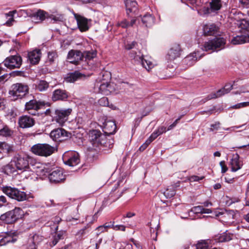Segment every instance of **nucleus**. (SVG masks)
<instances>
[{"label": "nucleus", "instance_id": "nucleus-1", "mask_svg": "<svg viewBox=\"0 0 249 249\" xmlns=\"http://www.w3.org/2000/svg\"><path fill=\"white\" fill-rule=\"evenodd\" d=\"M188 4H190L193 9L197 11L200 15H207L211 14H217L222 6L221 0H211L208 6H203L206 0H185Z\"/></svg>", "mask_w": 249, "mask_h": 249}, {"label": "nucleus", "instance_id": "nucleus-2", "mask_svg": "<svg viewBox=\"0 0 249 249\" xmlns=\"http://www.w3.org/2000/svg\"><path fill=\"white\" fill-rule=\"evenodd\" d=\"M29 158L26 155L17 154L12 160V163H14L18 171L21 173L28 172V176H30L32 172V169L29 165Z\"/></svg>", "mask_w": 249, "mask_h": 249}, {"label": "nucleus", "instance_id": "nucleus-3", "mask_svg": "<svg viewBox=\"0 0 249 249\" xmlns=\"http://www.w3.org/2000/svg\"><path fill=\"white\" fill-rule=\"evenodd\" d=\"M40 172L43 175H47L50 181L52 183H57L65 179V175L63 174V171L59 168L50 169L44 167L40 170Z\"/></svg>", "mask_w": 249, "mask_h": 249}, {"label": "nucleus", "instance_id": "nucleus-4", "mask_svg": "<svg viewBox=\"0 0 249 249\" xmlns=\"http://www.w3.org/2000/svg\"><path fill=\"white\" fill-rule=\"evenodd\" d=\"M226 40L223 37H215L213 39L205 42L202 50L205 51H218L224 48Z\"/></svg>", "mask_w": 249, "mask_h": 249}, {"label": "nucleus", "instance_id": "nucleus-5", "mask_svg": "<svg viewBox=\"0 0 249 249\" xmlns=\"http://www.w3.org/2000/svg\"><path fill=\"white\" fill-rule=\"evenodd\" d=\"M23 212L20 208H15L14 210L8 211L0 216V219L7 224H11L16 222L21 217Z\"/></svg>", "mask_w": 249, "mask_h": 249}, {"label": "nucleus", "instance_id": "nucleus-6", "mask_svg": "<svg viewBox=\"0 0 249 249\" xmlns=\"http://www.w3.org/2000/svg\"><path fill=\"white\" fill-rule=\"evenodd\" d=\"M55 151V148L47 143H38L31 147V151L35 154L40 156L48 157Z\"/></svg>", "mask_w": 249, "mask_h": 249}, {"label": "nucleus", "instance_id": "nucleus-7", "mask_svg": "<svg viewBox=\"0 0 249 249\" xmlns=\"http://www.w3.org/2000/svg\"><path fill=\"white\" fill-rule=\"evenodd\" d=\"M29 87L27 85L23 83H16L11 86L9 94L16 99L21 98L28 93Z\"/></svg>", "mask_w": 249, "mask_h": 249}, {"label": "nucleus", "instance_id": "nucleus-8", "mask_svg": "<svg viewBox=\"0 0 249 249\" xmlns=\"http://www.w3.org/2000/svg\"><path fill=\"white\" fill-rule=\"evenodd\" d=\"M2 191L9 197L18 201H22L27 198V195L25 193L15 188L10 186L4 187L2 188Z\"/></svg>", "mask_w": 249, "mask_h": 249}, {"label": "nucleus", "instance_id": "nucleus-9", "mask_svg": "<svg viewBox=\"0 0 249 249\" xmlns=\"http://www.w3.org/2000/svg\"><path fill=\"white\" fill-rule=\"evenodd\" d=\"M130 57L134 61L136 64H140L147 71H149L154 66L152 62L143 57L140 52L136 53L132 51L130 54Z\"/></svg>", "mask_w": 249, "mask_h": 249}, {"label": "nucleus", "instance_id": "nucleus-10", "mask_svg": "<svg viewBox=\"0 0 249 249\" xmlns=\"http://www.w3.org/2000/svg\"><path fill=\"white\" fill-rule=\"evenodd\" d=\"M3 63L5 67L10 69L19 68L22 64V58L18 55H11L7 57Z\"/></svg>", "mask_w": 249, "mask_h": 249}, {"label": "nucleus", "instance_id": "nucleus-11", "mask_svg": "<svg viewBox=\"0 0 249 249\" xmlns=\"http://www.w3.org/2000/svg\"><path fill=\"white\" fill-rule=\"evenodd\" d=\"M71 133L66 131L63 128H57L53 130L50 133L51 138L55 141H62L71 137Z\"/></svg>", "mask_w": 249, "mask_h": 249}, {"label": "nucleus", "instance_id": "nucleus-12", "mask_svg": "<svg viewBox=\"0 0 249 249\" xmlns=\"http://www.w3.org/2000/svg\"><path fill=\"white\" fill-rule=\"evenodd\" d=\"M72 111L71 108L67 109H58L55 111V118L57 123L60 124H63L68 120L69 116Z\"/></svg>", "mask_w": 249, "mask_h": 249}, {"label": "nucleus", "instance_id": "nucleus-13", "mask_svg": "<svg viewBox=\"0 0 249 249\" xmlns=\"http://www.w3.org/2000/svg\"><path fill=\"white\" fill-rule=\"evenodd\" d=\"M44 106V104L36 100H31L25 104V109L29 114L35 115L37 111Z\"/></svg>", "mask_w": 249, "mask_h": 249}, {"label": "nucleus", "instance_id": "nucleus-14", "mask_svg": "<svg viewBox=\"0 0 249 249\" xmlns=\"http://www.w3.org/2000/svg\"><path fill=\"white\" fill-rule=\"evenodd\" d=\"M75 19L76 20L77 26L81 32H86L89 29V22L90 19L76 13H73Z\"/></svg>", "mask_w": 249, "mask_h": 249}, {"label": "nucleus", "instance_id": "nucleus-15", "mask_svg": "<svg viewBox=\"0 0 249 249\" xmlns=\"http://www.w3.org/2000/svg\"><path fill=\"white\" fill-rule=\"evenodd\" d=\"M67 58L70 63L77 65L83 58V55L80 51L71 50L69 52Z\"/></svg>", "mask_w": 249, "mask_h": 249}, {"label": "nucleus", "instance_id": "nucleus-16", "mask_svg": "<svg viewBox=\"0 0 249 249\" xmlns=\"http://www.w3.org/2000/svg\"><path fill=\"white\" fill-rule=\"evenodd\" d=\"M18 123L21 128H29L35 124V120L29 116L23 115L19 118Z\"/></svg>", "mask_w": 249, "mask_h": 249}, {"label": "nucleus", "instance_id": "nucleus-17", "mask_svg": "<svg viewBox=\"0 0 249 249\" xmlns=\"http://www.w3.org/2000/svg\"><path fill=\"white\" fill-rule=\"evenodd\" d=\"M102 133L98 130H92L89 132V142L93 147L99 146V142L100 136Z\"/></svg>", "mask_w": 249, "mask_h": 249}, {"label": "nucleus", "instance_id": "nucleus-18", "mask_svg": "<svg viewBox=\"0 0 249 249\" xmlns=\"http://www.w3.org/2000/svg\"><path fill=\"white\" fill-rule=\"evenodd\" d=\"M68 97V93L66 90L57 89L53 92L52 99L53 101H65Z\"/></svg>", "mask_w": 249, "mask_h": 249}, {"label": "nucleus", "instance_id": "nucleus-19", "mask_svg": "<svg viewBox=\"0 0 249 249\" xmlns=\"http://www.w3.org/2000/svg\"><path fill=\"white\" fill-rule=\"evenodd\" d=\"M126 14L129 17H131L130 14H135L138 10V4L134 0H125L124 1Z\"/></svg>", "mask_w": 249, "mask_h": 249}, {"label": "nucleus", "instance_id": "nucleus-20", "mask_svg": "<svg viewBox=\"0 0 249 249\" xmlns=\"http://www.w3.org/2000/svg\"><path fill=\"white\" fill-rule=\"evenodd\" d=\"M116 130V125L114 121H107L104 123L103 131L105 134L109 135L115 133Z\"/></svg>", "mask_w": 249, "mask_h": 249}, {"label": "nucleus", "instance_id": "nucleus-21", "mask_svg": "<svg viewBox=\"0 0 249 249\" xmlns=\"http://www.w3.org/2000/svg\"><path fill=\"white\" fill-rule=\"evenodd\" d=\"M230 164L232 172H236L241 168L243 163L239 160V156L238 154H236L232 156V159L230 161Z\"/></svg>", "mask_w": 249, "mask_h": 249}, {"label": "nucleus", "instance_id": "nucleus-22", "mask_svg": "<svg viewBox=\"0 0 249 249\" xmlns=\"http://www.w3.org/2000/svg\"><path fill=\"white\" fill-rule=\"evenodd\" d=\"M180 54V47L179 45H175L169 50L167 58L172 60L179 56Z\"/></svg>", "mask_w": 249, "mask_h": 249}, {"label": "nucleus", "instance_id": "nucleus-23", "mask_svg": "<svg viewBox=\"0 0 249 249\" xmlns=\"http://www.w3.org/2000/svg\"><path fill=\"white\" fill-rule=\"evenodd\" d=\"M41 52L39 50H34L28 53V60L32 64H37L40 59Z\"/></svg>", "mask_w": 249, "mask_h": 249}, {"label": "nucleus", "instance_id": "nucleus-24", "mask_svg": "<svg viewBox=\"0 0 249 249\" xmlns=\"http://www.w3.org/2000/svg\"><path fill=\"white\" fill-rule=\"evenodd\" d=\"M231 42L233 45L248 43L249 42V34L245 33L241 36H237L232 39Z\"/></svg>", "mask_w": 249, "mask_h": 249}, {"label": "nucleus", "instance_id": "nucleus-25", "mask_svg": "<svg viewBox=\"0 0 249 249\" xmlns=\"http://www.w3.org/2000/svg\"><path fill=\"white\" fill-rule=\"evenodd\" d=\"M80 161L79 156L78 153L76 152L71 153V156L69 159L64 160L66 164L70 166H74L77 165Z\"/></svg>", "mask_w": 249, "mask_h": 249}, {"label": "nucleus", "instance_id": "nucleus-26", "mask_svg": "<svg viewBox=\"0 0 249 249\" xmlns=\"http://www.w3.org/2000/svg\"><path fill=\"white\" fill-rule=\"evenodd\" d=\"M113 88L107 82H102L99 87V92L106 95L110 94L113 91Z\"/></svg>", "mask_w": 249, "mask_h": 249}, {"label": "nucleus", "instance_id": "nucleus-27", "mask_svg": "<svg viewBox=\"0 0 249 249\" xmlns=\"http://www.w3.org/2000/svg\"><path fill=\"white\" fill-rule=\"evenodd\" d=\"M218 30V27L212 23H208L203 27V33L205 36H211L214 35Z\"/></svg>", "mask_w": 249, "mask_h": 249}, {"label": "nucleus", "instance_id": "nucleus-28", "mask_svg": "<svg viewBox=\"0 0 249 249\" xmlns=\"http://www.w3.org/2000/svg\"><path fill=\"white\" fill-rule=\"evenodd\" d=\"M139 22V18H133L129 21L126 19H124L122 21L118 22L117 23L118 26L121 27L123 28H127L130 27H132L136 22Z\"/></svg>", "mask_w": 249, "mask_h": 249}, {"label": "nucleus", "instance_id": "nucleus-29", "mask_svg": "<svg viewBox=\"0 0 249 249\" xmlns=\"http://www.w3.org/2000/svg\"><path fill=\"white\" fill-rule=\"evenodd\" d=\"M139 18V22L140 20L143 25L145 27H151L154 23V18L150 14H146L142 18Z\"/></svg>", "mask_w": 249, "mask_h": 249}, {"label": "nucleus", "instance_id": "nucleus-30", "mask_svg": "<svg viewBox=\"0 0 249 249\" xmlns=\"http://www.w3.org/2000/svg\"><path fill=\"white\" fill-rule=\"evenodd\" d=\"M197 58L196 53L194 52L185 57L183 60V63L187 66H191L196 63Z\"/></svg>", "mask_w": 249, "mask_h": 249}, {"label": "nucleus", "instance_id": "nucleus-31", "mask_svg": "<svg viewBox=\"0 0 249 249\" xmlns=\"http://www.w3.org/2000/svg\"><path fill=\"white\" fill-rule=\"evenodd\" d=\"M83 76L84 75L78 71H75L68 74L65 78V80L68 82H74Z\"/></svg>", "mask_w": 249, "mask_h": 249}, {"label": "nucleus", "instance_id": "nucleus-32", "mask_svg": "<svg viewBox=\"0 0 249 249\" xmlns=\"http://www.w3.org/2000/svg\"><path fill=\"white\" fill-rule=\"evenodd\" d=\"M46 14V13L44 11L39 10L37 12L33 14V20L36 23L41 22L45 19Z\"/></svg>", "mask_w": 249, "mask_h": 249}, {"label": "nucleus", "instance_id": "nucleus-33", "mask_svg": "<svg viewBox=\"0 0 249 249\" xmlns=\"http://www.w3.org/2000/svg\"><path fill=\"white\" fill-rule=\"evenodd\" d=\"M158 136H159V134L155 130L152 133V134L145 141V142L141 146V147L139 148V150L140 151H143L149 145V144H150V143L153 141Z\"/></svg>", "mask_w": 249, "mask_h": 249}, {"label": "nucleus", "instance_id": "nucleus-34", "mask_svg": "<svg viewBox=\"0 0 249 249\" xmlns=\"http://www.w3.org/2000/svg\"><path fill=\"white\" fill-rule=\"evenodd\" d=\"M2 169L4 173L7 175L13 174L18 170L14 163H12V160L10 163L4 166Z\"/></svg>", "mask_w": 249, "mask_h": 249}, {"label": "nucleus", "instance_id": "nucleus-35", "mask_svg": "<svg viewBox=\"0 0 249 249\" xmlns=\"http://www.w3.org/2000/svg\"><path fill=\"white\" fill-rule=\"evenodd\" d=\"M65 234V231L61 230L57 232L55 235L53 236V238L52 241L53 246H55L58 243L59 240L63 239Z\"/></svg>", "mask_w": 249, "mask_h": 249}, {"label": "nucleus", "instance_id": "nucleus-36", "mask_svg": "<svg viewBox=\"0 0 249 249\" xmlns=\"http://www.w3.org/2000/svg\"><path fill=\"white\" fill-rule=\"evenodd\" d=\"M49 83L45 80H40L36 85V89L39 91H46L49 88Z\"/></svg>", "mask_w": 249, "mask_h": 249}, {"label": "nucleus", "instance_id": "nucleus-37", "mask_svg": "<svg viewBox=\"0 0 249 249\" xmlns=\"http://www.w3.org/2000/svg\"><path fill=\"white\" fill-rule=\"evenodd\" d=\"M227 93L226 90L224 89V88H222L219 90H218L215 93H213L208 96V100L220 97V96Z\"/></svg>", "mask_w": 249, "mask_h": 249}, {"label": "nucleus", "instance_id": "nucleus-38", "mask_svg": "<svg viewBox=\"0 0 249 249\" xmlns=\"http://www.w3.org/2000/svg\"><path fill=\"white\" fill-rule=\"evenodd\" d=\"M13 131L10 129L7 126H4L2 128L0 129V135L4 137H9L12 135Z\"/></svg>", "mask_w": 249, "mask_h": 249}, {"label": "nucleus", "instance_id": "nucleus-39", "mask_svg": "<svg viewBox=\"0 0 249 249\" xmlns=\"http://www.w3.org/2000/svg\"><path fill=\"white\" fill-rule=\"evenodd\" d=\"M83 58H85L86 60H91L96 56V53L95 51H86L82 53Z\"/></svg>", "mask_w": 249, "mask_h": 249}, {"label": "nucleus", "instance_id": "nucleus-40", "mask_svg": "<svg viewBox=\"0 0 249 249\" xmlns=\"http://www.w3.org/2000/svg\"><path fill=\"white\" fill-rule=\"evenodd\" d=\"M234 212L233 210H230L223 214V217L228 220L227 222L231 223V220L234 218Z\"/></svg>", "mask_w": 249, "mask_h": 249}, {"label": "nucleus", "instance_id": "nucleus-41", "mask_svg": "<svg viewBox=\"0 0 249 249\" xmlns=\"http://www.w3.org/2000/svg\"><path fill=\"white\" fill-rule=\"evenodd\" d=\"M0 148L6 154H10L13 152L12 147L5 142H0Z\"/></svg>", "mask_w": 249, "mask_h": 249}, {"label": "nucleus", "instance_id": "nucleus-42", "mask_svg": "<svg viewBox=\"0 0 249 249\" xmlns=\"http://www.w3.org/2000/svg\"><path fill=\"white\" fill-rule=\"evenodd\" d=\"M237 24L242 29H247L249 27V22L245 19H240L238 21Z\"/></svg>", "mask_w": 249, "mask_h": 249}, {"label": "nucleus", "instance_id": "nucleus-43", "mask_svg": "<svg viewBox=\"0 0 249 249\" xmlns=\"http://www.w3.org/2000/svg\"><path fill=\"white\" fill-rule=\"evenodd\" d=\"M57 54L55 52H49L48 53V62L51 64L53 63L57 58Z\"/></svg>", "mask_w": 249, "mask_h": 249}, {"label": "nucleus", "instance_id": "nucleus-44", "mask_svg": "<svg viewBox=\"0 0 249 249\" xmlns=\"http://www.w3.org/2000/svg\"><path fill=\"white\" fill-rule=\"evenodd\" d=\"M163 194L166 198H170L175 196L176 191L173 188L167 189Z\"/></svg>", "mask_w": 249, "mask_h": 249}, {"label": "nucleus", "instance_id": "nucleus-45", "mask_svg": "<svg viewBox=\"0 0 249 249\" xmlns=\"http://www.w3.org/2000/svg\"><path fill=\"white\" fill-rule=\"evenodd\" d=\"M14 16V12H9V13L6 14V17L7 18L9 17L7 21L6 22L5 24L6 25L8 26H10L13 25V23L15 21V20L13 18Z\"/></svg>", "mask_w": 249, "mask_h": 249}, {"label": "nucleus", "instance_id": "nucleus-46", "mask_svg": "<svg viewBox=\"0 0 249 249\" xmlns=\"http://www.w3.org/2000/svg\"><path fill=\"white\" fill-rule=\"evenodd\" d=\"M208 242L206 240L199 242L196 245V249H208Z\"/></svg>", "mask_w": 249, "mask_h": 249}, {"label": "nucleus", "instance_id": "nucleus-47", "mask_svg": "<svg viewBox=\"0 0 249 249\" xmlns=\"http://www.w3.org/2000/svg\"><path fill=\"white\" fill-rule=\"evenodd\" d=\"M107 141L106 135L104 134H102L100 136V140L99 142V146L104 145L106 147H107Z\"/></svg>", "mask_w": 249, "mask_h": 249}, {"label": "nucleus", "instance_id": "nucleus-48", "mask_svg": "<svg viewBox=\"0 0 249 249\" xmlns=\"http://www.w3.org/2000/svg\"><path fill=\"white\" fill-rule=\"evenodd\" d=\"M231 240V238L230 236L225 233L221 235L218 238V241L220 242H228Z\"/></svg>", "mask_w": 249, "mask_h": 249}, {"label": "nucleus", "instance_id": "nucleus-49", "mask_svg": "<svg viewBox=\"0 0 249 249\" xmlns=\"http://www.w3.org/2000/svg\"><path fill=\"white\" fill-rule=\"evenodd\" d=\"M42 240V237L37 234H35L32 239V244H38Z\"/></svg>", "mask_w": 249, "mask_h": 249}, {"label": "nucleus", "instance_id": "nucleus-50", "mask_svg": "<svg viewBox=\"0 0 249 249\" xmlns=\"http://www.w3.org/2000/svg\"><path fill=\"white\" fill-rule=\"evenodd\" d=\"M203 210V207L202 206H198L193 207L191 210V212L194 213H202Z\"/></svg>", "mask_w": 249, "mask_h": 249}, {"label": "nucleus", "instance_id": "nucleus-51", "mask_svg": "<svg viewBox=\"0 0 249 249\" xmlns=\"http://www.w3.org/2000/svg\"><path fill=\"white\" fill-rule=\"evenodd\" d=\"M99 104L102 106H108L109 105V102L108 100V98L107 97H103L101 98L99 100Z\"/></svg>", "mask_w": 249, "mask_h": 249}, {"label": "nucleus", "instance_id": "nucleus-52", "mask_svg": "<svg viewBox=\"0 0 249 249\" xmlns=\"http://www.w3.org/2000/svg\"><path fill=\"white\" fill-rule=\"evenodd\" d=\"M11 237L9 236H4L3 238L0 240V246H3L6 243H8L11 241Z\"/></svg>", "mask_w": 249, "mask_h": 249}, {"label": "nucleus", "instance_id": "nucleus-53", "mask_svg": "<svg viewBox=\"0 0 249 249\" xmlns=\"http://www.w3.org/2000/svg\"><path fill=\"white\" fill-rule=\"evenodd\" d=\"M249 106V102L240 103L235 105L232 107L233 108H240Z\"/></svg>", "mask_w": 249, "mask_h": 249}, {"label": "nucleus", "instance_id": "nucleus-54", "mask_svg": "<svg viewBox=\"0 0 249 249\" xmlns=\"http://www.w3.org/2000/svg\"><path fill=\"white\" fill-rule=\"evenodd\" d=\"M112 229L115 231H125V227L122 225H112Z\"/></svg>", "mask_w": 249, "mask_h": 249}, {"label": "nucleus", "instance_id": "nucleus-55", "mask_svg": "<svg viewBox=\"0 0 249 249\" xmlns=\"http://www.w3.org/2000/svg\"><path fill=\"white\" fill-rule=\"evenodd\" d=\"M7 75L4 73V70L0 67V83L3 82Z\"/></svg>", "mask_w": 249, "mask_h": 249}, {"label": "nucleus", "instance_id": "nucleus-56", "mask_svg": "<svg viewBox=\"0 0 249 249\" xmlns=\"http://www.w3.org/2000/svg\"><path fill=\"white\" fill-rule=\"evenodd\" d=\"M204 177L203 176H202V177H198V176H192L191 177H190V178H189V180H190V181H198L200 180H202L204 178Z\"/></svg>", "mask_w": 249, "mask_h": 249}, {"label": "nucleus", "instance_id": "nucleus-57", "mask_svg": "<svg viewBox=\"0 0 249 249\" xmlns=\"http://www.w3.org/2000/svg\"><path fill=\"white\" fill-rule=\"evenodd\" d=\"M136 45H137V42L135 41H133L131 43H129L126 44L125 45V48L127 50H130L134 48Z\"/></svg>", "mask_w": 249, "mask_h": 249}, {"label": "nucleus", "instance_id": "nucleus-58", "mask_svg": "<svg viewBox=\"0 0 249 249\" xmlns=\"http://www.w3.org/2000/svg\"><path fill=\"white\" fill-rule=\"evenodd\" d=\"M220 165L221 167V172L222 173H225L228 170V168L225 164L224 161H221L220 162Z\"/></svg>", "mask_w": 249, "mask_h": 249}, {"label": "nucleus", "instance_id": "nucleus-59", "mask_svg": "<svg viewBox=\"0 0 249 249\" xmlns=\"http://www.w3.org/2000/svg\"><path fill=\"white\" fill-rule=\"evenodd\" d=\"M114 223V222H113ZM113 224H111V222H110V223H106L104 225L100 226L98 227L99 229H107L108 228H112V225H113Z\"/></svg>", "mask_w": 249, "mask_h": 249}, {"label": "nucleus", "instance_id": "nucleus-60", "mask_svg": "<svg viewBox=\"0 0 249 249\" xmlns=\"http://www.w3.org/2000/svg\"><path fill=\"white\" fill-rule=\"evenodd\" d=\"M156 131L160 135L166 131V128L165 126H161L159 127Z\"/></svg>", "mask_w": 249, "mask_h": 249}, {"label": "nucleus", "instance_id": "nucleus-61", "mask_svg": "<svg viewBox=\"0 0 249 249\" xmlns=\"http://www.w3.org/2000/svg\"><path fill=\"white\" fill-rule=\"evenodd\" d=\"M220 126V123L219 122H216L214 124H212L211 125V129L212 131H213L214 130H218Z\"/></svg>", "mask_w": 249, "mask_h": 249}, {"label": "nucleus", "instance_id": "nucleus-62", "mask_svg": "<svg viewBox=\"0 0 249 249\" xmlns=\"http://www.w3.org/2000/svg\"><path fill=\"white\" fill-rule=\"evenodd\" d=\"M79 216L78 215H76L75 217H68L67 218V221L69 222L77 221L79 220Z\"/></svg>", "mask_w": 249, "mask_h": 249}, {"label": "nucleus", "instance_id": "nucleus-63", "mask_svg": "<svg viewBox=\"0 0 249 249\" xmlns=\"http://www.w3.org/2000/svg\"><path fill=\"white\" fill-rule=\"evenodd\" d=\"M232 85L231 84H227L223 88L227 93H229L232 88Z\"/></svg>", "mask_w": 249, "mask_h": 249}, {"label": "nucleus", "instance_id": "nucleus-64", "mask_svg": "<svg viewBox=\"0 0 249 249\" xmlns=\"http://www.w3.org/2000/svg\"><path fill=\"white\" fill-rule=\"evenodd\" d=\"M240 2L244 7H249V0H240Z\"/></svg>", "mask_w": 249, "mask_h": 249}]
</instances>
